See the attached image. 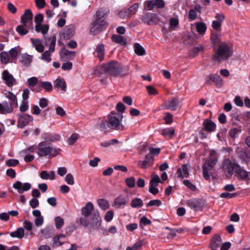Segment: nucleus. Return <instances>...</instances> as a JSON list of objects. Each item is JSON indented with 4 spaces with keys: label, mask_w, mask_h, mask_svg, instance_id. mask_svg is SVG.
I'll use <instances>...</instances> for the list:
<instances>
[{
    "label": "nucleus",
    "mask_w": 250,
    "mask_h": 250,
    "mask_svg": "<svg viewBox=\"0 0 250 250\" xmlns=\"http://www.w3.org/2000/svg\"><path fill=\"white\" fill-rule=\"evenodd\" d=\"M96 52L99 60L103 61L104 55V46L103 44H98L97 46Z\"/></svg>",
    "instance_id": "obj_34"
},
{
    "label": "nucleus",
    "mask_w": 250,
    "mask_h": 250,
    "mask_svg": "<svg viewBox=\"0 0 250 250\" xmlns=\"http://www.w3.org/2000/svg\"><path fill=\"white\" fill-rule=\"evenodd\" d=\"M5 97L11 100L12 104L17 107L18 106V101L16 96L11 92L6 91L5 93Z\"/></svg>",
    "instance_id": "obj_37"
},
{
    "label": "nucleus",
    "mask_w": 250,
    "mask_h": 250,
    "mask_svg": "<svg viewBox=\"0 0 250 250\" xmlns=\"http://www.w3.org/2000/svg\"><path fill=\"white\" fill-rule=\"evenodd\" d=\"M24 230L22 228H19L16 230L11 232L10 233L11 237L19 239L22 238L24 236Z\"/></svg>",
    "instance_id": "obj_33"
},
{
    "label": "nucleus",
    "mask_w": 250,
    "mask_h": 250,
    "mask_svg": "<svg viewBox=\"0 0 250 250\" xmlns=\"http://www.w3.org/2000/svg\"><path fill=\"white\" fill-rule=\"evenodd\" d=\"M100 12H96L95 17V21L92 24V27L90 29V33L92 35H96L105 28L107 26V22L103 18H100Z\"/></svg>",
    "instance_id": "obj_5"
},
{
    "label": "nucleus",
    "mask_w": 250,
    "mask_h": 250,
    "mask_svg": "<svg viewBox=\"0 0 250 250\" xmlns=\"http://www.w3.org/2000/svg\"><path fill=\"white\" fill-rule=\"evenodd\" d=\"M49 26L47 24H38L35 26V30L37 32H41L45 35L48 31Z\"/></svg>",
    "instance_id": "obj_39"
},
{
    "label": "nucleus",
    "mask_w": 250,
    "mask_h": 250,
    "mask_svg": "<svg viewBox=\"0 0 250 250\" xmlns=\"http://www.w3.org/2000/svg\"><path fill=\"white\" fill-rule=\"evenodd\" d=\"M146 89L148 94L150 95H156L158 93L157 90L150 85L146 86Z\"/></svg>",
    "instance_id": "obj_59"
},
{
    "label": "nucleus",
    "mask_w": 250,
    "mask_h": 250,
    "mask_svg": "<svg viewBox=\"0 0 250 250\" xmlns=\"http://www.w3.org/2000/svg\"><path fill=\"white\" fill-rule=\"evenodd\" d=\"M175 130L172 127L165 128L162 130L161 134L165 137H171L174 135Z\"/></svg>",
    "instance_id": "obj_41"
},
{
    "label": "nucleus",
    "mask_w": 250,
    "mask_h": 250,
    "mask_svg": "<svg viewBox=\"0 0 250 250\" xmlns=\"http://www.w3.org/2000/svg\"><path fill=\"white\" fill-rule=\"evenodd\" d=\"M32 120L33 117L31 116L26 114H22L20 116L18 119V125L19 127L22 128L26 126Z\"/></svg>",
    "instance_id": "obj_18"
},
{
    "label": "nucleus",
    "mask_w": 250,
    "mask_h": 250,
    "mask_svg": "<svg viewBox=\"0 0 250 250\" xmlns=\"http://www.w3.org/2000/svg\"><path fill=\"white\" fill-rule=\"evenodd\" d=\"M79 135L77 133H73L67 139L69 145H72L75 144L79 138Z\"/></svg>",
    "instance_id": "obj_49"
},
{
    "label": "nucleus",
    "mask_w": 250,
    "mask_h": 250,
    "mask_svg": "<svg viewBox=\"0 0 250 250\" xmlns=\"http://www.w3.org/2000/svg\"><path fill=\"white\" fill-rule=\"evenodd\" d=\"M97 202L100 208L103 210H105L109 208V203L106 200L99 199L97 200Z\"/></svg>",
    "instance_id": "obj_38"
},
{
    "label": "nucleus",
    "mask_w": 250,
    "mask_h": 250,
    "mask_svg": "<svg viewBox=\"0 0 250 250\" xmlns=\"http://www.w3.org/2000/svg\"><path fill=\"white\" fill-rule=\"evenodd\" d=\"M65 181L69 185H73L74 184L73 176L71 173L67 174L65 177Z\"/></svg>",
    "instance_id": "obj_54"
},
{
    "label": "nucleus",
    "mask_w": 250,
    "mask_h": 250,
    "mask_svg": "<svg viewBox=\"0 0 250 250\" xmlns=\"http://www.w3.org/2000/svg\"><path fill=\"white\" fill-rule=\"evenodd\" d=\"M33 14L29 9L25 10L24 15L21 16V20L22 24L27 28H30L32 27Z\"/></svg>",
    "instance_id": "obj_12"
},
{
    "label": "nucleus",
    "mask_w": 250,
    "mask_h": 250,
    "mask_svg": "<svg viewBox=\"0 0 250 250\" xmlns=\"http://www.w3.org/2000/svg\"><path fill=\"white\" fill-rule=\"evenodd\" d=\"M209 157V158L205 162L203 167L209 169H211L214 167L217 161L216 152L214 150L210 151Z\"/></svg>",
    "instance_id": "obj_14"
},
{
    "label": "nucleus",
    "mask_w": 250,
    "mask_h": 250,
    "mask_svg": "<svg viewBox=\"0 0 250 250\" xmlns=\"http://www.w3.org/2000/svg\"><path fill=\"white\" fill-rule=\"evenodd\" d=\"M220 35L218 34L212 33L211 40L214 44H217L220 42Z\"/></svg>",
    "instance_id": "obj_55"
},
{
    "label": "nucleus",
    "mask_w": 250,
    "mask_h": 250,
    "mask_svg": "<svg viewBox=\"0 0 250 250\" xmlns=\"http://www.w3.org/2000/svg\"><path fill=\"white\" fill-rule=\"evenodd\" d=\"M60 55L61 58L63 60H72L76 55L74 51H70L65 48L61 50Z\"/></svg>",
    "instance_id": "obj_22"
},
{
    "label": "nucleus",
    "mask_w": 250,
    "mask_h": 250,
    "mask_svg": "<svg viewBox=\"0 0 250 250\" xmlns=\"http://www.w3.org/2000/svg\"><path fill=\"white\" fill-rule=\"evenodd\" d=\"M139 6V3H135L131 5L129 8L127 9L128 12L129 13L130 16L134 15L136 13L137 9H138Z\"/></svg>",
    "instance_id": "obj_52"
},
{
    "label": "nucleus",
    "mask_w": 250,
    "mask_h": 250,
    "mask_svg": "<svg viewBox=\"0 0 250 250\" xmlns=\"http://www.w3.org/2000/svg\"><path fill=\"white\" fill-rule=\"evenodd\" d=\"M162 205L161 201L159 200H150L146 205L147 207H159Z\"/></svg>",
    "instance_id": "obj_53"
},
{
    "label": "nucleus",
    "mask_w": 250,
    "mask_h": 250,
    "mask_svg": "<svg viewBox=\"0 0 250 250\" xmlns=\"http://www.w3.org/2000/svg\"><path fill=\"white\" fill-rule=\"evenodd\" d=\"M134 48L135 52L138 55L142 56L145 54V50L144 48L139 44L135 43L134 45Z\"/></svg>",
    "instance_id": "obj_45"
},
{
    "label": "nucleus",
    "mask_w": 250,
    "mask_h": 250,
    "mask_svg": "<svg viewBox=\"0 0 250 250\" xmlns=\"http://www.w3.org/2000/svg\"><path fill=\"white\" fill-rule=\"evenodd\" d=\"M154 159L149 154L146 155L144 160L139 161L138 166L141 168L145 169L150 167L153 164Z\"/></svg>",
    "instance_id": "obj_17"
},
{
    "label": "nucleus",
    "mask_w": 250,
    "mask_h": 250,
    "mask_svg": "<svg viewBox=\"0 0 250 250\" xmlns=\"http://www.w3.org/2000/svg\"><path fill=\"white\" fill-rule=\"evenodd\" d=\"M159 183H162L159 176L156 174L153 173L151 175L149 185L152 186H157Z\"/></svg>",
    "instance_id": "obj_42"
},
{
    "label": "nucleus",
    "mask_w": 250,
    "mask_h": 250,
    "mask_svg": "<svg viewBox=\"0 0 250 250\" xmlns=\"http://www.w3.org/2000/svg\"><path fill=\"white\" fill-rule=\"evenodd\" d=\"M241 129L240 128L234 127L229 130V135L232 138H236L241 133Z\"/></svg>",
    "instance_id": "obj_46"
},
{
    "label": "nucleus",
    "mask_w": 250,
    "mask_h": 250,
    "mask_svg": "<svg viewBox=\"0 0 250 250\" xmlns=\"http://www.w3.org/2000/svg\"><path fill=\"white\" fill-rule=\"evenodd\" d=\"M102 68L104 71L116 77H122L128 74L129 69L128 66L122 65L115 61L104 64Z\"/></svg>",
    "instance_id": "obj_2"
},
{
    "label": "nucleus",
    "mask_w": 250,
    "mask_h": 250,
    "mask_svg": "<svg viewBox=\"0 0 250 250\" xmlns=\"http://www.w3.org/2000/svg\"><path fill=\"white\" fill-rule=\"evenodd\" d=\"M65 237L63 234H60L55 236L52 241V248H57L62 246L65 242Z\"/></svg>",
    "instance_id": "obj_21"
},
{
    "label": "nucleus",
    "mask_w": 250,
    "mask_h": 250,
    "mask_svg": "<svg viewBox=\"0 0 250 250\" xmlns=\"http://www.w3.org/2000/svg\"><path fill=\"white\" fill-rule=\"evenodd\" d=\"M222 24V22H220L219 21L214 20L212 21L211 25H212V28L214 30H215L217 31H219L221 30L220 29H221V26Z\"/></svg>",
    "instance_id": "obj_63"
},
{
    "label": "nucleus",
    "mask_w": 250,
    "mask_h": 250,
    "mask_svg": "<svg viewBox=\"0 0 250 250\" xmlns=\"http://www.w3.org/2000/svg\"><path fill=\"white\" fill-rule=\"evenodd\" d=\"M60 152V149L47 146L45 142H42L38 145L37 153L40 157L47 156L52 158L57 155Z\"/></svg>",
    "instance_id": "obj_4"
},
{
    "label": "nucleus",
    "mask_w": 250,
    "mask_h": 250,
    "mask_svg": "<svg viewBox=\"0 0 250 250\" xmlns=\"http://www.w3.org/2000/svg\"><path fill=\"white\" fill-rule=\"evenodd\" d=\"M144 205L142 200L139 198H134L131 202L130 206L132 208H141Z\"/></svg>",
    "instance_id": "obj_40"
},
{
    "label": "nucleus",
    "mask_w": 250,
    "mask_h": 250,
    "mask_svg": "<svg viewBox=\"0 0 250 250\" xmlns=\"http://www.w3.org/2000/svg\"><path fill=\"white\" fill-rule=\"evenodd\" d=\"M190 168V166L188 164H184L181 168L177 169L176 174L177 177L180 178H187L189 176L188 170Z\"/></svg>",
    "instance_id": "obj_20"
},
{
    "label": "nucleus",
    "mask_w": 250,
    "mask_h": 250,
    "mask_svg": "<svg viewBox=\"0 0 250 250\" xmlns=\"http://www.w3.org/2000/svg\"><path fill=\"white\" fill-rule=\"evenodd\" d=\"M102 225V218L98 211H94L92 214L90 221H89V227L90 231L96 230L101 228Z\"/></svg>",
    "instance_id": "obj_8"
},
{
    "label": "nucleus",
    "mask_w": 250,
    "mask_h": 250,
    "mask_svg": "<svg viewBox=\"0 0 250 250\" xmlns=\"http://www.w3.org/2000/svg\"><path fill=\"white\" fill-rule=\"evenodd\" d=\"M29 108L28 103L27 100H22L20 105V108L21 111L25 112L28 110Z\"/></svg>",
    "instance_id": "obj_64"
},
{
    "label": "nucleus",
    "mask_w": 250,
    "mask_h": 250,
    "mask_svg": "<svg viewBox=\"0 0 250 250\" xmlns=\"http://www.w3.org/2000/svg\"><path fill=\"white\" fill-rule=\"evenodd\" d=\"M21 62L24 65L28 66L32 61L33 56L27 53H23L21 55Z\"/></svg>",
    "instance_id": "obj_35"
},
{
    "label": "nucleus",
    "mask_w": 250,
    "mask_h": 250,
    "mask_svg": "<svg viewBox=\"0 0 250 250\" xmlns=\"http://www.w3.org/2000/svg\"><path fill=\"white\" fill-rule=\"evenodd\" d=\"M155 6V2L153 0H148L145 2L144 8L146 10H152Z\"/></svg>",
    "instance_id": "obj_51"
},
{
    "label": "nucleus",
    "mask_w": 250,
    "mask_h": 250,
    "mask_svg": "<svg viewBox=\"0 0 250 250\" xmlns=\"http://www.w3.org/2000/svg\"><path fill=\"white\" fill-rule=\"evenodd\" d=\"M111 39L112 41L116 43H122L124 42L123 38L119 35H113Z\"/></svg>",
    "instance_id": "obj_57"
},
{
    "label": "nucleus",
    "mask_w": 250,
    "mask_h": 250,
    "mask_svg": "<svg viewBox=\"0 0 250 250\" xmlns=\"http://www.w3.org/2000/svg\"><path fill=\"white\" fill-rule=\"evenodd\" d=\"M129 201L127 196L120 194L114 200L112 206L115 208H124Z\"/></svg>",
    "instance_id": "obj_11"
},
{
    "label": "nucleus",
    "mask_w": 250,
    "mask_h": 250,
    "mask_svg": "<svg viewBox=\"0 0 250 250\" xmlns=\"http://www.w3.org/2000/svg\"><path fill=\"white\" fill-rule=\"evenodd\" d=\"M211 81L213 82L219 86H222L224 84L222 79L217 74H210L206 77V83H209Z\"/></svg>",
    "instance_id": "obj_19"
},
{
    "label": "nucleus",
    "mask_w": 250,
    "mask_h": 250,
    "mask_svg": "<svg viewBox=\"0 0 250 250\" xmlns=\"http://www.w3.org/2000/svg\"><path fill=\"white\" fill-rule=\"evenodd\" d=\"M94 209V206L91 202H87L84 207L82 208L83 217L80 219V224L83 227H86L89 225L88 217L91 214Z\"/></svg>",
    "instance_id": "obj_6"
},
{
    "label": "nucleus",
    "mask_w": 250,
    "mask_h": 250,
    "mask_svg": "<svg viewBox=\"0 0 250 250\" xmlns=\"http://www.w3.org/2000/svg\"><path fill=\"white\" fill-rule=\"evenodd\" d=\"M179 102L177 99L174 98L168 102L165 103L162 106L164 109L175 110L178 108Z\"/></svg>",
    "instance_id": "obj_23"
},
{
    "label": "nucleus",
    "mask_w": 250,
    "mask_h": 250,
    "mask_svg": "<svg viewBox=\"0 0 250 250\" xmlns=\"http://www.w3.org/2000/svg\"><path fill=\"white\" fill-rule=\"evenodd\" d=\"M122 119L121 114L111 112L107 116V121H102L99 125V127L102 130L106 129V126L114 129L122 130Z\"/></svg>",
    "instance_id": "obj_1"
},
{
    "label": "nucleus",
    "mask_w": 250,
    "mask_h": 250,
    "mask_svg": "<svg viewBox=\"0 0 250 250\" xmlns=\"http://www.w3.org/2000/svg\"><path fill=\"white\" fill-rule=\"evenodd\" d=\"M38 79L37 77H33L28 79L27 83L29 86H34L37 84Z\"/></svg>",
    "instance_id": "obj_62"
},
{
    "label": "nucleus",
    "mask_w": 250,
    "mask_h": 250,
    "mask_svg": "<svg viewBox=\"0 0 250 250\" xmlns=\"http://www.w3.org/2000/svg\"><path fill=\"white\" fill-rule=\"evenodd\" d=\"M33 46L35 47L36 51L40 53L43 52L44 51V46L42 41L38 39H31Z\"/></svg>",
    "instance_id": "obj_30"
},
{
    "label": "nucleus",
    "mask_w": 250,
    "mask_h": 250,
    "mask_svg": "<svg viewBox=\"0 0 250 250\" xmlns=\"http://www.w3.org/2000/svg\"><path fill=\"white\" fill-rule=\"evenodd\" d=\"M142 21L149 25L157 24L160 21L159 17L155 14L147 13L145 14L142 18Z\"/></svg>",
    "instance_id": "obj_13"
},
{
    "label": "nucleus",
    "mask_w": 250,
    "mask_h": 250,
    "mask_svg": "<svg viewBox=\"0 0 250 250\" xmlns=\"http://www.w3.org/2000/svg\"><path fill=\"white\" fill-rule=\"evenodd\" d=\"M53 229L51 226H47L40 230L44 238H50L53 234Z\"/></svg>",
    "instance_id": "obj_32"
},
{
    "label": "nucleus",
    "mask_w": 250,
    "mask_h": 250,
    "mask_svg": "<svg viewBox=\"0 0 250 250\" xmlns=\"http://www.w3.org/2000/svg\"><path fill=\"white\" fill-rule=\"evenodd\" d=\"M2 79L8 87L12 86L15 84V79L8 70H5L3 71L2 73Z\"/></svg>",
    "instance_id": "obj_16"
},
{
    "label": "nucleus",
    "mask_w": 250,
    "mask_h": 250,
    "mask_svg": "<svg viewBox=\"0 0 250 250\" xmlns=\"http://www.w3.org/2000/svg\"><path fill=\"white\" fill-rule=\"evenodd\" d=\"M232 54V50L230 46L225 42L219 44L215 54L213 56V60L221 62L229 59Z\"/></svg>",
    "instance_id": "obj_3"
},
{
    "label": "nucleus",
    "mask_w": 250,
    "mask_h": 250,
    "mask_svg": "<svg viewBox=\"0 0 250 250\" xmlns=\"http://www.w3.org/2000/svg\"><path fill=\"white\" fill-rule=\"evenodd\" d=\"M204 128L207 132H212L216 128V125L212 121L208 119L205 120L203 123Z\"/></svg>",
    "instance_id": "obj_29"
},
{
    "label": "nucleus",
    "mask_w": 250,
    "mask_h": 250,
    "mask_svg": "<svg viewBox=\"0 0 250 250\" xmlns=\"http://www.w3.org/2000/svg\"><path fill=\"white\" fill-rule=\"evenodd\" d=\"M142 246V242H137L135 243L132 247H128L126 250H138Z\"/></svg>",
    "instance_id": "obj_60"
},
{
    "label": "nucleus",
    "mask_w": 250,
    "mask_h": 250,
    "mask_svg": "<svg viewBox=\"0 0 250 250\" xmlns=\"http://www.w3.org/2000/svg\"><path fill=\"white\" fill-rule=\"evenodd\" d=\"M222 242L221 237L219 235L215 234L211 239L209 248L211 249L218 248L221 246Z\"/></svg>",
    "instance_id": "obj_24"
},
{
    "label": "nucleus",
    "mask_w": 250,
    "mask_h": 250,
    "mask_svg": "<svg viewBox=\"0 0 250 250\" xmlns=\"http://www.w3.org/2000/svg\"><path fill=\"white\" fill-rule=\"evenodd\" d=\"M42 138L46 142H54L59 141L61 136L55 133H44L42 135Z\"/></svg>",
    "instance_id": "obj_26"
},
{
    "label": "nucleus",
    "mask_w": 250,
    "mask_h": 250,
    "mask_svg": "<svg viewBox=\"0 0 250 250\" xmlns=\"http://www.w3.org/2000/svg\"><path fill=\"white\" fill-rule=\"evenodd\" d=\"M28 29L23 24L17 27L16 31L21 35H25L28 33Z\"/></svg>",
    "instance_id": "obj_47"
},
{
    "label": "nucleus",
    "mask_w": 250,
    "mask_h": 250,
    "mask_svg": "<svg viewBox=\"0 0 250 250\" xmlns=\"http://www.w3.org/2000/svg\"><path fill=\"white\" fill-rule=\"evenodd\" d=\"M55 88L58 90H61L63 91H65L66 88V85L64 80L62 79H57L54 83Z\"/></svg>",
    "instance_id": "obj_31"
},
{
    "label": "nucleus",
    "mask_w": 250,
    "mask_h": 250,
    "mask_svg": "<svg viewBox=\"0 0 250 250\" xmlns=\"http://www.w3.org/2000/svg\"><path fill=\"white\" fill-rule=\"evenodd\" d=\"M125 184L129 188H133L135 185V179L133 177H130L125 180Z\"/></svg>",
    "instance_id": "obj_50"
},
{
    "label": "nucleus",
    "mask_w": 250,
    "mask_h": 250,
    "mask_svg": "<svg viewBox=\"0 0 250 250\" xmlns=\"http://www.w3.org/2000/svg\"><path fill=\"white\" fill-rule=\"evenodd\" d=\"M42 87L45 90L46 92L51 91L52 89V85L51 83L48 82H43L42 83Z\"/></svg>",
    "instance_id": "obj_58"
},
{
    "label": "nucleus",
    "mask_w": 250,
    "mask_h": 250,
    "mask_svg": "<svg viewBox=\"0 0 250 250\" xmlns=\"http://www.w3.org/2000/svg\"><path fill=\"white\" fill-rule=\"evenodd\" d=\"M13 187L19 193H22L24 191L29 190L31 188V185L29 183H22L20 181H17L13 184Z\"/></svg>",
    "instance_id": "obj_15"
},
{
    "label": "nucleus",
    "mask_w": 250,
    "mask_h": 250,
    "mask_svg": "<svg viewBox=\"0 0 250 250\" xmlns=\"http://www.w3.org/2000/svg\"><path fill=\"white\" fill-rule=\"evenodd\" d=\"M183 184L192 191H195L196 189V186L188 180H184Z\"/></svg>",
    "instance_id": "obj_61"
},
{
    "label": "nucleus",
    "mask_w": 250,
    "mask_h": 250,
    "mask_svg": "<svg viewBox=\"0 0 250 250\" xmlns=\"http://www.w3.org/2000/svg\"><path fill=\"white\" fill-rule=\"evenodd\" d=\"M56 228L59 229L62 228L64 225V220L60 216H57L54 219Z\"/></svg>",
    "instance_id": "obj_48"
},
{
    "label": "nucleus",
    "mask_w": 250,
    "mask_h": 250,
    "mask_svg": "<svg viewBox=\"0 0 250 250\" xmlns=\"http://www.w3.org/2000/svg\"><path fill=\"white\" fill-rule=\"evenodd\" d=\"M237 174L240 179L244 181H250V172L246 171L244 168L239 167Z\"/></svg>",
    "instance_id": "obj_27"
},
{
    "label": "nucleus",
    "mask_w": 250,
    "mask_h": 250,
    "mask_svg": "<svg viewBox=\"0 0 250 250\" xmlns=\"http://www.w3.org/2000/svg\"><path fill=\"white\" fill-rule=\"evenodd\" d=\"M63 37L67 40L72 38L75 34V27L73 25L66 26L63 32Z\"/></svg>",
    "instance_id": "obj_25"
},
{
    "label": "nucleus",
    "mask_w": 250,
    "mask_h": 250,
    "mask_svg": "<svg viewBox=\"0 0 250 250\" xmlns=\"http://www.w3.org/2000/svg\"><path fill=\"white\" fill-rule=\"evenodd\" d=\"M0 58L2 63L6 64L9 62V55L7 52L3 51L0 54Z\"/></svg>",
    "instance_id": "obj_44"
},
{
    "label": "nucleus",
    "mask_w": 250,
    "mask_h": 250,
    "mask_svg": "<svg viewBox=\"0 0 250 250\" xmlns=\"http://www.w3.org/2000/svg\"><path fill=\"white\" fill-rule=\"evenodd\" d=\"M56 38L55 36L50 37L48 40L49 43V49L44 52L41 58V59L46 62H49L51 61V54L55 51Z\"/></svg>",
    "instance_id": "obj_7"
},
{
    "label": "nucleus",
    "mask_w": 250,
    "mask_h": 250,
    "mask_svg": "<svg viewBox=\"0 0 250 250\" xmlns=\"http://www.w3.org/2000/svg\"><path fill=\"white\" fill-rule=\"evenodd\" d=\"M194 25L195 26L197 32L201 35L204 34L207 30L206 25L203 22H196Z\"/></svg>",
    "instance_id": "obj_36"
},
{
    "label": "nucleus",
    "mask_w": 250,
    "mask_h": 250,
    "mask_svg": "<svg viewBox=\"0 0 250 250\" xmlns=\"http://www.w3.org/2000/svg\"><path fill=\"white\" fill-rule=\"evenodd\" d=\"M239 167L238 165L234 162H232L229 160H225L223 164V169L226 176L229 177L232 175L234 171L237 173Z\"/></svg>",
    "instance_id": "obj_10"
},
{
    "label": "nucleus",
    "mask_w": 250,
    "mask_h": 250,
    "mask_svg": "<svg viewBox=\"0 0 250 250\" xmlns=\"http://www.w3.org/2000/svg\"><path fill=\"white\" fill-rule=\"evenodd\" d=\"M13 111V108L10 105V104L7 102H3L2 103H0V114H4L7 113H11Z\"/></svg>",
    "instance_id": "obj_28"
},
{
    "label": "nucleus",
    "mask_w": 250,
    "mask_h": 250,
    "mask_svg": "<svg viewBox=\"0 0 250 250\" xmlns=\"http://www.w3.org/2000/svg\"><path fill=\"white\" fill-rule=\"evenodd\" d=\"M19 52H20V47L19 46H16L15 47L12 48L9 51L10 57L12 59H16L18 55Z\"/></svg>",
    "instance_id": "obj_43"
},
{
    "label": "nucleus",
    "mask_w": 250,
    "mask_h": 250,
    "mask_svg": "<svg viewBox=\"0 0 250 250\" xmlns=\"http://www.w3.org/2000/svg\"><path fill=\"white\" fill-rule=\"evenodd\" d=\"M239 157L243 161H246L250 158V154L247 153L245 150L238 152Z\"/></svg>",
    "instance_id": "obj_56"
},
{
    "label": "nucleus",
    "mask_w": 250,
    "mask_h": 250,
    "mask_svg": "<svg viewBox=\"0 0 250 250\" xmlns=\"http://www.w3.org/2000/svg\"><path fill=\"white\" fill-rule=\"evenodd\" d=\"M186 203L189 208L196 211L202 210L205 207V201L200 198L190 199Z\"/></svg>",
    "instance_id": "obj_9"
}]
</instances>
